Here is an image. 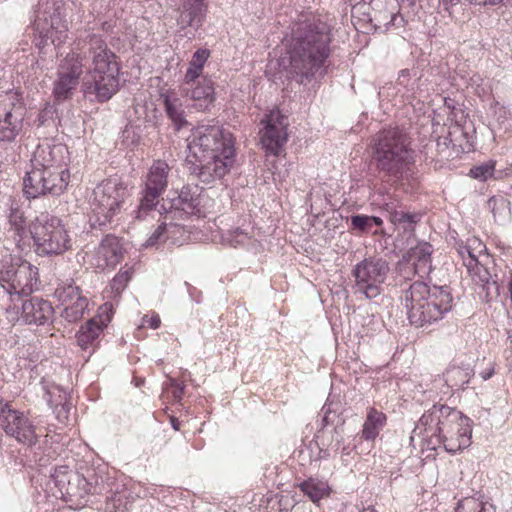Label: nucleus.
<instances>
[{
  "label": "nucleus",
  "instance_id": "f257e3e1",
  "mask_svg": "<svg viewBox=\"0 0 512 512\" xmlns=\"http://www.w3.org/2000/svg\"><path fill=\"white\" fill-rule=\"evenodd\" d=\"M330 26L315 17H305L293 24L286 38L288 72L293 80L307 85L326 74V62L331 48Z\"/></svg>",
  "mask_w": 512,
  "mask_h": 512
},
{
  "label": "nucleus",
  "instance_id": "f03ea898",
  "mask_svg": "<svg viewBox=\"0 0 512 512\" xmlns=\"http://www.w3.org/2000/svg\"><path fill=\"white\" fill-rule=\"evenodd\" d=\"M77 46L82 58L90 60L82 81L83 95L92 102L109 101L120 88V58L100 34L88 33Z\"/></svg>",
  "mask_w": 512,
  "mask_h": 512
},
{
  "label": "nucleus",
  "instance_id": "7ed1b4c3",
  "mask_svg": "<svg viewBox=\"0 0 512 512\" xmlns=\"http://www.w3.org/2000/svg\"><path fill=\"white\" fill-rule=\"evenodd\" d=\"M426 432L436 438L449 453H456L467 448L471 443V420L462 412L444 404L433 405L422 415L413 433Z\"/></svg>",
  "mask_w": 512,
  "mask_h": 512
},
{
  "label": "nucleus",
  "instance_id": "20e7f679",
  "mask_svg": "<svg viewBox=\"0 0 512 512\" xmlns=\"http://www.w3.org/2000/svg\"><path fill=\"white\" fill-rule=\"evenodd\" d=\"M402 299L410 324L417 328H426L442 320L453 306L449 287H430L423 281L413 282Z\"/></svg>",
  "mask_w": 512,
  "mask_h": 512
},
{
  "label": "nucleus",
  "instance_id": "39448f33",
  "mask_svg": "<svg viewBox=\"0 0 512 512\" xmlns=\"http://www.w3.org/2000/svg\"><path fill=\"white\" fill-rule=\"evenodd\" d=\"M373 159L379 173L399 180L414 162L407 135L398 127L379 131L374 137Z\"/></svg>",
  "mask_w": 512,
  "mask_h": 512
},
{
  "label": "nucleus",
  "instance_id": "423d86ee",
  "mask_svg": "<svg viewBox=\"0 0 512 512\" xmlns=\"http://www.w3.org/2000/svg\"><path fill=\"white\" fill-rule=\"evenodd\" d=\"M128 196L127 185L117 178L106 179L97 185L90 200L91 227L102 230L112 223Z\"/></svg>",
  "mask_w": 512,
  "mask_h": 512
},
{
  "label": "nucleus",
  "instance_id": "0eeeda50",
  "mask_svg": "<svg viewBox=\"0 0 512 512\" xmlns=\"http://www.w3.org/2000/svg\"><path fill=\"white\" fill-rule=\"evenodd\" d=\"M188 149L196 159L235 156L232 134L219 125H200L192 131Z\"/></svg>",
  "mask_w": 512,
  "mask_h": 512
},
{
  "label": "nucleus",
  "instance_id": "6e6552de",
  "mask_svg": "<svg viewBox=\"0 0 512 512\" xmlns=\"http://www.w3.org/2000/svg\"><path fill=\"white\" fill-rule=\"evenodd\" d=\"M30 234L39 255H60L72 247L68 231L57 217L37 218L30 227Z\"/></svg>",
  "mask_w": 512,
  "mask_h": 512
},
{
  "label": "nucleus",
  "instance_id": "1a4fd4ad",
  "mask_svg": "<svg viewBox=\"0 0 512 512\" xmlns=\"http://www.w3.org/2000/svg\"><path fill=\"white\" fill-rule=\"evenodd\" d=\"M69 179L68 170L31 168L23 179V192L28 199L59 196L66 190Z\"/></svg>",
  "mask_w": 512,
  "mask_h": 512
},
{
  "label": "nucleus",
  "instance_id": "9d476101",
  "mask_svg": "<svg viewBox=\"0 0 512 512\" xmlns=\"http://www.w3.org/2000/svg\"><path fill=\"white\" fill-rule=\"evenodd\" d=\"M389 271V263L381 257L371 256L363 259L352 270L355 292L365 295L367 299L379 296Z\"/></svg>",
  "mask_w": 512,
  "mask_h": 512
},
{
  "label": "nucleus",
  "instance_id": "9b49d317",
  "mask_svg": "<svg viewBox=\"0 0 512 512\" xmlns=\"http://www.w3.org/2000/svg\"><path fill=\"white\" fill-rule=\"evenodd\" d=\"M0 428L18 443L32 447L38 442L36 427L28 415L0 399Z\"/></svg>",
  "mask_w": 512,
  "mask_h": 512
},
{
  "label": "nucleus",
  "instance_id": "f8f14e48",
  "mask_svg": "<svg viewBox=\"0 0 512 512\" xmlns=\"http://www.w3.org/2000/svg\"><path fill=\"white\" fill-rule=\"evenodd\" d=\"M169 172L170 167L165 161H154L146 175L142 197L135 211V218L145 219L150 212L155 210L159 204L160 196L168 186Z\"/></svg>",
  "mask_w": 512,
  "mask_h": 512
},
{
  "label": "nucleus",
  "instance_id": "ddd939ff",
  "mask_svg": "<svg viewBox=\"0 0 512 512\" xmlns=\"http://www.w3.org/2000/svg\"><path fill=\"white\" fill-rule=\"evenodd\" d=\"M26 108L17 91L0 95V143H11L23 129Z\"/></svg>",
  "mask_w": 512,
  "mask_h": 512
},
{
  "label": "nucleus",
  "instance_id": "4468645a",
  "mask_svg": "<svg viewBox=\"0 0 512 512\" xmlns=\"http://www.w3.org/2000/svg\"><path fill=\"white\" fill-rule=\"evenodd\" d=\"M83 67V58L76 52L68 53L61 60L53 87V95L57 101H64L72 96L83 73Z\"/></svg>",
  "mask_w": 512,
  "mask_h": 512
},
{
  "label": "nucleus",
  "instance_id": "2eb2a0df",
  "mask_svg": "<svg viewBox=\"0 0 512 512\" xmlns=\"http://www.w3.org/2000/svg\"><path fill=\"white\" fill-rule=\"evenodd\" d=\"M201 190L197 185H184L180 191L170 192L169 197L163 200L161 210L167 212V218H173V214L179 215L180 218L192 215L200 205Z\"/></svg>",
  "mask_w": 512,
  "mask_h": 512
},
{
  "label": "nucleus",
  "instance_id": "dca6fc26",
  "mask_svg": "<svg viewBox=\"0 0 512 512\" xmlns=\"http://www.w3.org/2000/svg\"><path fill=\"white\" fill-rule=\"evenodd\" d=\"M261 143L266 152L278 155L287 142V117L279 110L271 111L262 121Z\"/></svg>",
  "mask_w": 512,
  "mask_h": 512
},
{
  "label": "nucleus",
  "instance_id": "f3484780",
  "mask_svg": "<svg viewBox=\"0 0 512 512\" xmlns=\"http://www.w3.org/2000/svg\"><path fill=\"white\" fill-rule=\"evenodd\" d=\"M67 147L60 143L45 140L39 143L30 159L31 168L68 170Z\"/></svg>",
  "mask_w": 512,
  "mask_h": 512
},
{
  "label": "nucleus",
  "instance_id": "a211bd4d",
  "mask_svg": "<svg viewBox=\"0 0 512 512\" xmlns=\"http://www.w3.org/2000/svg\"><path fill=\"white\" fill-rule=\"evenodd\" d=\"M199 164L194 165L193 173L200 182L209 185L222 179L231 169L234 156H214L197 159Z\"/></svg>",
  "mask_w": 512,
  "mask_h": 512
},
{
  "label": "nucleus",
  "instance_id": "6ab92c4d",
  "mask_svg": "<svg viewBox=\"0 0 512 512\" xmlns=\"http://www.w3.org/2000/svg\"><path fill=\"white\" fill-rule=\"evenodd\" d=\"M433 247L428 242H419L416 246L411 247L402 257L399 266H405L414 275L420 278L429 276L432 267Z\"/></svg>",
  "mask_w": 512,
  "mask_h": 512
},
{
  "label": "nucleus",
  "instance_id": "aec40b11",
  "mask_svg": "<svg viewBox=\"0 0 512 512\" xmlns=\"http://www.w3.org/2000/svg\"><path fill=\"white\" fill-rule=\"evenodd\" d=\"M110 318L103 316H96L89 319L85 324L81 325L76 334L78 346L86 351L89 350L91 355L100 343V335L107 327Z\"/></svg>",
  "mask_w": 512,
  "mask_h": 512
},
{
  "label": "nucleus",
  "instance_id": "412c9836",
  "mask_svg": "<svg viewBox=\"0 0 512 512\" xmlns=\"http://www.w3.org/2000/svg\"><path fill=\"white\" fill-rule=\"evenodd\" d=\"M21 317L26 324L45 325L52 322L54 308L48 300L31 297L22 303Z\"/></svg>",
  "mask_w": 512,
  "mask_h": 512
},
{
  "label": "nucleus",
  "instance_id": "4be33fe9",
  "mask_svg": "<svg viewBox=\"0 0 512 512\" xmlns=\"http://www.w3.org/2000/svg\"><path fill=\"white\" fill-rule=\"evenodd\" d=\"M12 286L9 287V295L11 297L21 298L29 296L39 286L38 268L30 262L22 260L18 268L17 278Z\"/></svg>",
  "mask_w": 512,
  "mask_h": 512
},
{
  "label": "nucleus",
  "instance_id": "5701e85b",
  "mask_svg": "<svg viewBox=\"0 0 512 512\" xmlns=\"http://www.w3.org/2000/svg\"><path fill=\"white\" fill-rule=\"evenodd\" d=\"M465 267L467 268L472 281L481 287V293H484L486 301H490L499 295L498 283L491 280L490 272L477 257L467 258Z\"/></svg>",
  "mask_w": 512,
  "mask_h": 512
},
{
  "label": "nucleus",
  "instance_id": "b1692460",
  "mask_svg": "<svg viewBox=\"0 0 512 512\" xmlns=\"http://www.w3.org/2000/svg\"><path fill=\"white\" fill-rule=\"evenodd\" d=\"M207 10V2L200 0H183L179 10L178 24L182 28L191 27L194 30H198L205 21Z\"/></svg>",
  "mask_w": 512,
  "mask_h": 512
},
{
  "label": "nucleus",
  "instance_id": "393cba45",
  "mask_svg": "<svg viewBox=\"0 0 512 512\" xmlns=\"http://www.w3.org/2000/svg\"><path fill=\"white\" fill-rule=\"evenodd\" d=\"M191 88L186 95L193 102V106L198 111L208 110L215 101V90L213 82L208 77H201L196 82L190 83Z\"/></svg>",
  "mask_w": 512,
  "mask_h": 512
},
{
  "label": "nucleus",
  "instance_id": "a878e982",
  "mask_svg": "<svg viewBox=\"0 0 512 512\" xmlns=\"http://www.w3.org/2000/svg\"><path fill=\"white\" fill-rule=\"evenodd\" d=\"M97 256L103 260L98 267H115L124 256V248L120 239L113 235H107L100 243Z\"/></svg>",
  "mask_w": 512,
  "mask_h": 512
},
{
  "label": "nucleus",
  "instance_id": "bb28decb",
  "mask_svg": "<svg viewBox=\"0 0 512 512\" xmlns=\"http://www.w3.org/2000/svg\"><path fill=\"white\" fill-rule=\"evenodd\" d=\"M161 96L166 115L171 120L175 130L179 131L186 127L188 121L186 120L183 100L175 93L162 94Z\"/></svg>",
  "mask_w": 512,
  "mask_h": 512
},
{
  "label": "nucleus",
  "instance_id": "cd10ccee",
  "mask_svg": "<svg viewBox=\"0 0 512 512\" xmlns=\"http://www.w3.org/2000/svg\"><path fill=\"white\" fill-rule=\"evenodd\" d=\"M467 133L463 130L459 123H455L450 127L446 136L439 137L437 139V148L440 153L450 147L456 152L465 151L467 147Z\"/></svg>",
  "mask_w": 512,
  "mask_h": 512
},
{
  "label": "nucleus",
  "instance_id": "c85d7f7f",
  "mask_svg": "<svg viewBox=\"0 0 512 512\" xmlns=\"http://www.w3.org/2000/svg\"><path fill=\"white\" fill-rule=\"evenodd\" d=\"M34 26L36 31L34 41L40 50L48 46L49 43L56 46L62 42L64 31L55 29L53 22L49 23L46 20L41 22L40 19H37Z\"/></svg>",
  "mask_w": 512,
  "mask_h": 512
},
{
  "label": "nucleus",
  "instance_id": "c756f323",
  "mask_svg": "<svg viewBox=\"0 0 512 512\" xmlns=\"http://www.w3.org/2000/svg\"><path fill=\"white\" fill-rule=\"evenodd\" d=\"M8 223L10 225L9 231H13L14 240L19 243L28 238L30 230H28L27 220L24 211L20 208L19 204L11 201L8 214Z\"/></svg>",
  "mask_w": 512,
  "mask_h": 512
},
{
  "label": "nucleus",
  "instance_id": "7c9ffc66",
  "mask_svg": "<svg viewBox=\"0 0 512 512\" xmlns=\"http://www.w3.org/2000/svg\"><path fill=\"white\" fill-rule=\"evenodd\" d=\"M386 421L387 417L383 412L369 408L361 431V438L366 441H374L386 425Z\"/></svg>",
  "mask_w": 512,
  "mask_h": 512
},
{
  "label": "nucleus",
  "instance_id": "2f4dec72",
  "mask_svg": "<svg viewBox=\"0 0 512 512\" xmlns=\"http://www.w3.org/2000/svg\"><path fill=\"white\" fill-rule=\"evenodd\" d=\"M473 375L474 372L470 367L452 366L445 371L443 379L448 388L458 390L463 389Z\"/></svg>",
  "mask_w": 512,
  "mask_h": 512
},
{
  "label": "nucleus",
  "instance_id": "473e14b6",
  "mask_svg": "<svg viewBox=\"0 0 512 512\" xmlns=\"http://www.w3.org/2000/svg\"><path fill=\"white\" fill-rule=\"evenodd\" d=\"M22 263V259L12 257L11 255L4 257L0 261V285L4 291L9 294V287L17 278L18 268Z\"/></svg>",
  "mask_w": 512,
  "mask_h": 512
},
{
  "label": "nucleus",
  "instance_id": "72a5a7b5",
  "mask_svg": "<svg viewBox=\"0 0 512 512\" xmlns=\"http://www.w3.org/2000/svg\"><path fill=\"white\" fill-rule=\"evenodd\" d=\"M209 56L210 51L208 49L200 48L195 51L184 76L185 84H194L197 79L202 77L204 64Z\"/></svg>",
  "mask_w": 512,
  "mask_h": 512
},
{
  "label": "nucleus",
  "instance_id": "f704fd0d",
  "mask_svg": "<svg viewBox=\"0 0 512 512\" xmlns=\"http://www.w3.org/2000/svg\"><path fill=\"white\" fill-rule=\"evenodd\" d=\"M299 488L314 503L330 494V487L327 482L315 478H309L301 482Z\"/></svg>",
  "mask_w": 512,
  "mask_h": 512
},
{
  "label": "nucleus",
  "instance_id": "c9c22d12",
  "mask_svg": "<svg viewBox=\"0 0 512 512\" xmlns=\"http://www.w3.org/2000/svg\"><path fill=\"white\" fill-rule=\"evenodd\" d=\"M370 4L374 11V21L379 28L388 23L387 20L391 17L390 12L398 8L396 0H371Z\"/></svg>",
  "mask_w": 512,
  "mask_h": 512
},
{
  "label": "nucleus",
  "instance_id": "e433bc0d",
  "mask_svg": "<svg viewBox=\"0 0 512 512\" xmlns=\"http://www.w3.org/2000/svg\"><path fill=\"white\" fill-rule=\"evenodd\" d=\"M63 310L61 316L68 322L74 323L79 321L88 307V299L86 297H78L77 301L61 304Z\"/></svg>",
  "mask_w": 512,
  "mask_h": 512
},
{
  "label": "nucleus",
  "instance_id": "4c0bfd02",
  "mask_svg": "<svg viewBox=\"0 0 512 512\" xmlns=\"http://www.w3.org/2000/svg\"><path fill=\"white\" fill-rule=\"evenodd\" d=\"M494 220L499 224L509 221L511 216L510 201L504 197H491L488 201Z\"/></svg>",
  "mask_w": 512,
  "mask_h": 512
},
{
  "label": "nucleus",
  "instance_id": "58836bf2",
  "mask_svg": "<svg viewBox=\"0 0 512 512\" xmlns=\"http://www.w3.org/2000/svg\"><path fill=\"white\" fill-rule=\"evenodd\" d=\"M164 220L163 223L166 225L165 229V238L172 244H180L182 243L183 235L185 229L182 224L175 222L176 220H180L179 215L173 214V218H167V212H164Z\"/></svg>",
  "mask_w": 512,
  "mask_h": 512
},
{
  "label": "nucleus",
  "instance_id": "ea45409f",
  "mask_svg": "<svg viewBox=\"0 0 512 512\" xmlns=\"http://www.w3.org/2000/svg\"><path fill=\"white\" fill-rule=\"evenodd\" d=\"M455 512H496L493 504L483 502L474 497H467L461 500Z\"/></svg>",
  "mask_w": 512,
  "mask_h": 512
},
{
  "label": "nucleus",
  "instance_id": "a19ab883",
  "mask_svg": "<svg viewBox=\"0 0 512 512\" xmlns=\"http://www.w3.org/2000/svg\"><path fill=\"white\" fill-rule=\"evenodd\" d=\"M54 294L61 304L77 301L78 297H85L73 281L59 284Z\"/></svg>",
  "mask_w": 512,
  "mask_h": 512
},
{
  "label": "nucleus",
  "instance_id": "79ce46f5",
  "mask_svg": "<svg viewBox=\"0 0 512 512\" xmlns=\"http://www.w3.org/2000/svg\"><path fill=\"white\" fill-rule=\"evenodd\" d=\"M418 221V214L405 212L403 210L399 212V214H394L391 220L394 225L401 228L404 233H408L409 236L413 235L415 225Z\"/></svg>",
  "mask_w": 512,
  "mask_h": 512
},
{
  "label": "nucleus",
  "instance_id": "37998d69",
  "mask_svg": "<svg viewBox=\"0 0 512 512\" xmlns=\"http://www.w3.org/2000/svg\"><path fill=\"white\" fill-rule=\"evenodd\" d=\"M134 270L132 267H128L125 265L120 271L115 275L110 283V287L113 293L119 295L123 292V290L127 287L129 281L132 278Z\"/></svg>",
  "mask_w": 512,
  "mask_h": 512
},
{
  "label": "nucleus",
  "instance_id": "c03bdc74",
  "mask_svg": "<svg viewBox=\"0 0 512 512\" xmlns=\"http://www.w3.org/2000/svg\"><path fill=\"white\" fill-rule=\"evenodd\" d=\"M495 166L496 161L489 160L487 162L473 166L470 169L468 175L473 179L484 182L494 176Z\"/></svg>",
  "mask_w": 512,
  "mask_h": 512
},
{
  "label": "nucleus",
  "instance_id": "a18cd8bd",
  "mask_svg": "<svg viewBox=\"0 0 512 512\" xmlns=\"http://www.w3.org/2000/svg\"><path fill=\"white\" fill-rule=\"evenodd\" d=\"M72 473L73 470L70 469L69 466L61 465L55 467L53 473L51 474V479L54 485L58 488L61 495L65 487L68 486V481L71 479Z\"/></svg>",
  "mask_w": 512,
  "mask_h": 512
},
{
  "label": "nucleus",
  "instance_id": "49530a36",
  "mask_svg": "<svg viewBox=\"0 0 512 512\" xmlns=\"http://www.w3.org/2000/svg\"><path fill=\"white\" fill-rule=\"evenodd\" d=\"M86 475L88 480V492L91 494H101L105 489L104 478L99 476L93 468L87 469Z\"/></svg>",
  "mask_w": 512,
  "mask_h": 512
},
{
  "label": "nucleus",
  "instance_id": "de8ad7c7",
  "mask_svg": "<svg viewBox=\"0 0 512 512\" xmlns=\"http://www.w3.org/2000/svg\"><path fill=\"white\" fill-rule=\"evenodd\" d=\"M165 229L166 225L162 222L146 240L145 247H158L160 244L167 242Z\"/></svg>",
  "mask_w": 512,
  "mask_h": 512
},
{
  "label": "nucleus",
  "instance_id": "09e8293b",
  "mask_svg": "<svg viewBox=\"0 0 512 512\" xmlns=\"http://www.w3.org/2000/svg\"><path fill=\"white\" fill-rule=\"evenodd\" d=\"M401 207V202L398 198L389 196L382 203V210L387 213L389 220L393 219L394 214H399L402 210H399Z\"/></svg>",
  "mask_w": 512,
  "mask_h": 512
},
{
  "label": "nucleus",
  "instance_id": "8fccbe9b",
  "mask_svg": "<svg viewBox=\"0 0 512 512\" xmlns=\"http://www.w3.org/2000/svg\"><path fill=\"white\" fill-rule=\"evenodd\" d=\"M351 225L353 229H357L362 233L369 232L372 228L368 216L363 214L351 216Z\"/></svg>",
  "mask_w": 512,
  "mask_h": 512
},
{
  "label": "nucleus",
  "instance_id": "3c124183",
  "mask_svg": "<svg viewBox=\"0 0 512 512\" xmlns=\"http://www.w3.org/2000/svg\"><path fill=\"white\" fill-rule=\"evenodd\" d=\"M71 479L76 481L77 488L80 490L79 498H83L84 496L91 494L88 492V480L86 474H80L79 472L73 471Z\"/></svg>",
  "mask_w": 512,
  "mask_h": 512
},
{
  "label": "nucleus",
  "instance_id": "603ef678",
  "mask_svg": "<svg viewBox=\"0 0 512 512\" xmlns=\"http://www.w3.org/2000/svg\"><path fill=\"white\" fill-rule=\"evenodd\" d=\"M399 11H400V6H398V8H396L395 10L390 12L391 13V17H389V19L387 20L388 23H386L383 26L385 28V30H389L392 27L400 28V27H403L405 25V19L400 14Z\"/></svg>",
  "mask_w": 512,
  "mask_h": 512
},
{
  "label": "nucleus",
  "instance_id": "864d4df0",
  "mask_svg": "<svg viewBox=\"0 0 512 512\" xmlns=\"http://www.w3.org/2000/svg\"><path fill=\"white\" fill-rule=\"evenodd\" d=\"M444 106L450 111L448 114V119L455 120V123H459V120L457 119V112H461L463 114V111L460 107H458L457 103L451 98H445Z\"/></svg>",
  "mask_w": 512,
  "mask_h": 512
},
{
  "label": "nucleus",
  "instance_id": "5fc2aeb1",
  "mask_svg": "<svg viewBox=\"0 0 512 512\" xmlns=\"http://www.w3.org/2000/svg\"><path fill=\"white\" fill-rule=\"evenodd\" d=\"M439 4L450 17H454L456 8L460 5V0H439Z\"/></svg>",
  "mask_w": 512,
  "mask_h": 512
},
{
  "label": "nucleus",
  "instance_id": "6e6d98bb",
  "mask_svg": "<svg viewBox=\"0 0 512 512\" xmlns=\"http://www.w3.org/2000/svg\"><path fill=\"white\" fill-rule=\"evenodd\" d=\"M248 240V236L246 233H244L240 229H236L232 234L231 238L229 239L231 245L237 246L240 244H244Z\"/></svg>",
  "mask_w": 512,
  "mask_h": 512
},
{
  "label": "nucleus",
  "instance_id": "4d7b16f0",
  "mask_svg": "<svg viewBox=\"0 0 512 512\" xmlns=\"http://www.w3.org/2000/svg\"><path fill=\"white\" fill-rule=\"evenodd\" d=\"M332 438H333V440H332L330 446L334 451H338L340 449L341 443L343 441L342 429H340L339 427H335L333 430Z\"/></svg>",
  "mask_w": 512,
  "mask_h": 512
},
{
  "label": "nucleus",
  "instance_id": "13d9d810",
  "mask_svg": "<svg viewBox=\"0 0 512 512\" xmlns=\"http://www.w3.org/2000/svg\"><path fill=\"white\" fill-rule=\"evenodd\" d=\"M76 481L70 479L68 481V486L65 487L63 493H62V496L65 497V496H69V497H77V496H80V490L79 488H77V485H76Z\"/></svg>",
  "mask_w": 512,
  "mask_h": 512
},
{
  "label": "nucleus",
  "instance_id": "bf43d9fd",
  "mask_svg": "<svg viewBox=\"0 0 512 512\" xmlns=\"http://www.w3.org/2000/svg\"><path fill=\"white\" fill-rule=\"evenodd\" d=\"M142 324L149 326L151 329H157L161 324V320L158 314H153L151 317L146 315L142 319Z\"/></svg>",
  "mask_w": 512,
  "mask_h": 512
},
{
  "label": "nucleus",
  "instance_id": "052dcab7",
  "mask_svg": "<svg viewBox=\"0 0 512 512\" xmlns=\"http://www.w3.org/2000/svg\"><path fill=\"white\" fill-rule=\"evenodd\" d=\"M457 252H458L459 256L461 257L464 266H466L467 258H469V257L476 258V255L472 252L470 245L459 246V248L457 249Z\"/></svg>",
  "mask_w": 512,
  "mask_h": 512
},
{
  "label": "nucleus",
  "instance_id": "680f3d73",
  "mask_svg": "<svg viewBox=\"0 0 512 512\" xmlns=\"http://www.w3.org/2000/svg\"><path fill=\"white\" fill-rule=\"evenodd\" d=\"M410 77V70L409 69H403L399 72L398 76V84L406 87L408 85V79Z\"/></svg>",
  "mask_w": 512,
  "mask_h": 512
},
{
  "label": "nucleus",
  "instance_id": "e2e57ef3",
  "mask_svg": "<svg viewBox=\"0 0 512 512\" xmlns=\"http://www.w3.org/2000/svg\"><path fill=\"white\" fill-rule=\"evenodd\" d=\"M472 4L477 5H496V1L494 0H468Z\"/></svg>",
  "mask_w": 512,
  "mask_h": 512
},
{
  "label": "nucleus",
  "instance_id": "0e129e2a",
  "mask_svg": "<svg viewBox=\"0 0 512 512\" xmlns=\"http://www.w3.org/2000/svg\"><path fill=\"white\" fill-rule=\"evenodd\" d=\"M371 226H381L383 224V220L378 216H368Z\"/></svg>",
  "mask_w": 512,
  "mask_h": 512
},
{
  "label": "nucleus",
  "instance_id": "69168bd1",
  "mask_svg": "<svg viewBox=\"0 0 512 512\" xmlns=\"http://www.w3.org/2000/svg\"><path fill=\"white\" fill-rule=\"evenodd\" d=\"M49 461H50V458L46 457V456H42L39 459L35 458V462L37 463V465L39 467H45L49 463Z\"/></svg>",
  "mask_w": 512,
  "mask_h": 512
},
{
  "label": "nucleus",
  "instance_id": "338daca9",
  "mask_svg": "<svg viewBox=\"0 0 512 512\" xmlns=\"http://www.w3.org/2000/svg\"><path fill=\"white\" fill-rule=\"evenodd\" d=\"M418 0H396V3L398 6L400 5H407V6H414Z\"/></svg>",
  "mask_w": 512,
  "mask_h": 512
},
{
  "label": "nucleus",
  "instance_id": "774afa93",
  "mask_svg": "<svg viewBox=\"0 0 512 512\" xmlns=\"http://www.w3.org/2000/svg\"><path fill=\"white\" fill-rule=\"evenodd\" d=\"M493 374H494V369H489L487 371L481 372L480 376L482 377L483 380H488L492 377Z\"/></svg>",
  "mask_w": 512,
  "mask_h": 512
}]
</instances>
